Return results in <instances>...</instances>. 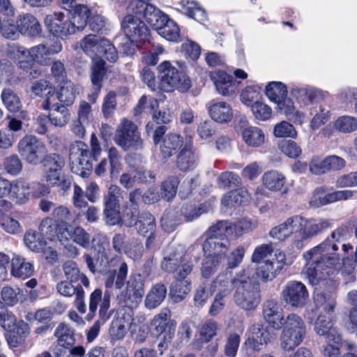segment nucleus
Segmentation results:
<instances>
[{
    "label": "nucleus",
    "instance_id": "obj_27",
    "mask_svg": "<svg viewBox=\"0 0 357 357\" xmlns=\"http://www.w3.org/2000/svg\"><path fill=\"white\" fill-rule=\"evenodd\" d=\"M49 110L48 119L52 126L56 128H63L70 119V112L64 105L52 103Z\"/></svg>",
    "mask_w": 357,
    "mask_h": 357
},
{
    "label": "nucleus",
    "instance_id": "obj_48",
    "mask_svg": "<svg viewBox=\"0 0 357 357\" xmlns=\"http://www.w3.org/2000/svg\"><path fill=\"white\" fill-rule=\"evenodd\" d=\"M242 137L250 146L258 147L261 146L265 139L263 131L257 127L250 126L243 130Z\"/></svg>",
    "mask_w": 357,
    "mask_h": 357
},
{
    "label": "nucleus",
    "instance_id": "obj_34",
    "mask_svg": "<svg viewBox=\"0 0 357 357\" xmlns=\"http://www.w3.org/2000/svg\"><path fill=\"white\" fill-rule=\"evenodd\" d=\"M54 336L56 338V343L70 347L76 342L75 329L65 322H61L55 328Z\"/></svg>",
    "mask_w": 357,
    "mask_h": 357
},
{
    "label": "nucleus",
    "instance_id": "obj_8",
    "mask_svg": "<svg viewBox=\"0 0 357 357\" xmlns=\"http://www.w3.org/2000/svg\"><path fill=\"white\" fill-rule=\"evenodd\" d=\"M230 228L226 221H218L215 225L209 227L206 232V236L202 245L204 252L207 251L227 252L230 246V241L227 237Z\"/></svg>",
    "mask_w": 357,
    "mask_h": 357
},
{
    "label": "nucleus",
    "instance_id": "obj_30",
    "mask_svg": "<svg viewBox=\"0 0 357 357\" xmlns=\"http://www.w3.org/2000/svg\"><path fill=\"white\" fill-rule=\"evenodd\" d=\"M10 273L15 278L26 279L33 273V266L25 258L15 255L10 260Z\"/></svg>",
    "mask_w": 357,
    "mask_h": 357
},
{
    "label": "nucleus",
    "instance_id": "obj_46",
    "mask_svg": "<svg viewBox=\"0 0 357 357\" xmlns=\"http://www.w3.org/2000/svg\"><path fill=\"white\" fill-rule=\"evenodd\" d=\"M135 226H136L138 234L146 236L149 234L155 231V219L149 212L143 211L141 213L138 222Z\"/></svg>",
    "mask_w": 357,
    "mask_h": 357
},
{
    "label": "nucleus",
    "instance_id": "obj_63",
    "mask_svg": "<svg viewBox=\"0 0 357 357\" xmlns=\"http://www.w3.org/2000/svg\"><path fill=\"white\" fill-rule=\"evenodd\" d=\"M100 52H98L97 58L107 59L111 63H114L119 58L118 52L114 45L107 39L103 38L100 43Z\"/></svg>",
    "mask_w": 357,
    "mask_h": 357
},
{
    "label": "nucleus",
    "instance_id": "obj_61",
    "mask_svg": "<svg viewBox=\"0 0 357 357\" xmlns=\"http://www.w3.org/2000/svg\"><path fill=\"white\" fill-rule=\"evenodd\" d=\"M16 324L15 315L0 301V326L5 331L10 332L15 328Z\"/></svg>",
    "mask_w": 357,
    "mask_h": 357
},
{
    "label": "nucleus",
    "instance_id": "obj_26",
    "mask_svg": "<svg viewBox=\"0 0 357 357\" xmlns=\"http://www.w3.org/2000/svg\"><path fill=\"white\" fill-rule=\"evenodd\" d=\"M16 24L20 33L25 36L35 37L40 35L42 31L39 22L30 13L19 15Z\"/></svg>",
    "mask_w": 357,
    "mask_h": 357
},
{
    "label": "nucleus",
    "instance_id": "obj_6",
    "mask_svg": "<svg viewBox=\"0 0 357 357\" xmlns=\"http://www.w3.org/2000/svg\"><path fill=\"white\" fill-rule=\"evenodd\" d=\"M280 335V346L286 351L293 350L304 340L306 325L301 317L291 313L285 318Z\"/></svg>",
    "mask_w": 357,
    "mask_h": 357
},
{
    "label": "nucleus",
    "instance_id": "obj_58",
    "mask_svg": "<svg viewBox=\"0 0 357 357\" xmlns=\"http://www.w3.org/2000/svg\"><path fill=\"white\" fill-rule=\"evenodd\" d=\"M73 241L84 249L91 247L93 241L91 236L84 228L77 226L73 231H68Z\"/></svg>",
    "mask_w": 357,
    "mask_h": 357
},
{
    "label": "nucleus",
    "instance_id": "obj_55",
    "mask_svg": "<svg viewBox=\"0 0 357 357\" xmlns=\"http://www.w3.org/2000/svg\"><path fill=\"white\" fill-rule=\"evenodd\" d=\"M179 183V178L175 176H169L163 181L160 186L162 198L167 201L172 200L176 195Z\"/></svg>",
    "mask_w": 357,
    "mask_h": 357
},
{
    "label": "nucleus",
    "instance_id": "obj_42",
    "mask_svg": "<svg viewBox=\"0 0 357 357\" xmlns=\"http://www.w3.org/2000/svg\"><path fill=\"white\" fill-rule=\"evenodd\" d=\"M191 290V280L175 279L170 286V295L174 303L182 301Z\"/></svg>",
    "mask_w": 357,
    "mask_h": 357
},
{
    "label": "nucleus",
    "instance_id": "obj_33",
    "mask_svg": "<svg viewBox=\"0 0 357 357\" xmlns=\"http://www.w3.org/2000/svg\"><path fill=\"white\" fill-rule=\"evenodd\" d=\"M60 227L53 219L50 217L45 218L42 220L39 225V231L42 236L52 241L56 236L58 239L63 243L68 241V238L64 236L63 232H57L58 228Z\"/></svg>",
    "mask_w": 357,
    "mask_h": 357
},
{
    "label": "nucleus",
    "instance_id": "obj_51",
    "mask_svg": "<svg viewBox=\"0 0 357 357\" xmlns=\"http://www.w3.org/2000/svg\"><path fill=\"white\" fill-rule=\"evenodd\" d=\"M93 63L91 66V79L93 86L97 90H100L102 87V82L106 73L105 62L103 59L96 58L93 60Z\"/></svg>",
    "mask_w": 357,
    "mask_h": 357
},
{
    "label": "nucleus",
    "instance_id": "obj_10",
    "mask_svg": "<svg viewBox=\"0 0 357 357\" xmlns=\"http://www.w3.org/2000/svg\"><path fill=\"white\" fill-rule=\"evenodd\" d=\"M280 299L282 302L292 307H303L309 300V293L301 282L290 281L283 287Z\"/></svg>",
    "mask_w": 357,
    "mask_h": 357
},
{
    "label": "nucleus",
    "instance_id": "obj_57",
    "mask_svg": "<svg viewBox=\"0 0 357 357\" xmlns=\"http://www.w3.org/2000/svg\"><path fill=\"white\" fill-rule=\"evenodd\" d=\"M1 97L3 105L10 112H17L21 109L22 102L20 99L10 89H4Z\"/></svg>",
    "mask_w": 357,
    "mask_h": 357
},
{
    "label": "nucleus",
    "instance_id": "obj_59",
    "mask_svg": "<svg viewBox=\"0 0 357 357\" xmlns=\"http://www.w3.org/2000/svg\"><path fill=\"white\" fill-rule=\"evenodd\" d=\"M132 10L135 14L142 15L146 22L149 24L160 14L159 8L146 2H139L135 8H132Z\"/></svg>",
    "mask_w": 357,
    "mask_h": 357
},
{
    "label": "nucleus",
    "instance_id": "obj_3",
    "mask_svg": "<svg viewBox=\"0 0 357 357\" xmlns=\"http://www.w3.org/2000/svg\"><path fill=\"white\" fill-rule=\"evenodd\" d=\"M233 284L235 303L247 311L256 309L260 302L259 284L249 278L245 269L236 274Z\"/></svg>",
    "mask_w": 357,
    "mask_h": 357
},
{
    "label": "nucleus",
    "instance_id": "obj_62",
    "mask_svg": "<svg viewBox=\"0 0 357 357\" xmlns=\"http://www.w3.org/2000/svg\"><path fill=\"white\" fill-rule=\"evenodd\" d=\"M158 33L162 38L169 41H177L180 36V29L178 25L171 19H168L167 23L161 26Z\"/></svg>",
    "mask_w": 357,
    "mask_h": 357
},
{
    "label": "nucleus",
    "instance_id": "obj_13",
    "mask_svg": "<svg viewBox=\"0 0 357 357\" xmlns=\"http://www.w3.org/2000/svg\"><path fill=\"white\" fill-rule=\"evenodd\" d=\"M126 287L117 298L122 300V303L130 307L137 306L142 301L144 294V281L139 274L132 275L126 282Z\"/></svg>",
    "mask_w": 357,
    "mask_h": 357
},
{
    "label": "nucleus",
    "instance_id": "obj_4",
    "mask_svg": "<svg viewBox=\"0 0 357 357\" xmlns=\"http://www.w3.org/2000/svg\"><path fill=\"white\" fill-rule=\"evenodd\" d=\"M158 87L165 92L177 89L180 92H186L191 86L188 77L180 72L169 61H164L158 67Z\"/></svg>",
    "mask_w": 357,
    "mask_h": 357
},
{
    "label": "nucleus",
    "instance_id": "obj_39",
    "mask_svg": "<svg viewBox=\"0 0 357 357\" xmlns=\"http://www.w3.org/2000/svg\"><path fill=\"white\" fill-rule=\"evenodd\" d=\"M70 14L72 15L70 22L75 32L77 30L82 31L86 26L91 15L89 8L86 5L79 3Z\"/></svg>",
    "mask_w": 357,
    "mask_h": 357
},
{
    "label": "nucleus",
    "instance_id": "obj_25",
    "mask_svg": "<svg viewBox=\"0 0 357 357\" xmlns=\"http://www.w3.org/2000/svg\"><path fill=\"white\" fill-rule=\"evenodd\" d=\"M322 287H315L313 292V302L317 308H323L325 313L331 314L335 312L337 302L335 295Z\"/></svg>",
    "mask_w": 357,
    "mask_h": 357
},
{
    "label": "nucleus",
    "instance_id": "obj_38",
    "mask_svg": "<svg viewBox=\"0 0 357 357\" xmlns=\"http://www.w3.org/2000/svg\"><path fill=\"white\" fill-rule=\"evenodd\" d=\"M198 156L191 149L185 146L177 156L176 166L183 172L193 169L197 165Z\"/></svg>",
    "mask_w": 357,
    "mask_h": 357
},
{
    "label": "nucleus",
    "instance_id": "obj_41",
    "mask_svg": "<svg viewBox=\"0 0 357 357\" xmlns=\"http://www.w3.org/2000/svg\"><path fill=\"white\" fill-rule=\"evenodd\" d=\"M132 327L129 319H126L125 315L117 317L112 321L109 328V334L112 339L116 340H122L126 335L128 328Z\"/></svg>",
    "mask_w": 357,
    "mask_h": 357
},
{
    "label": "nucleus",
    "instance_id": "obj_32",
    "mask_svg": "<svg viewBox=\"0 0 357 357\" xmlns=\"http://www.w3.org/2000/svg\"><path fill=\"white\" fill-rule=\"evenodd\" d=\"M278 111L284 114L287 118L294 123L301 124L303 122L305 116L303 113L296 109L293 101L285 97L278 103Z\"/></svg>",
    "mask_w": 357,
    "mask_h": 357
},
{
    "label": "nucleus",
    "instance_id": "obj_2",
    "mask_svg": "<svg viewBox=\"0 0 357 357\" xmlns=\"http://www.w3.org/2000/svg\"><path fill=\"white\" fill-rule=\"evenodd\" d=\"M333 220L328 218H305L296 215L288 218L284 222L273 227L269 236L283 241L290 238L294 233H299L301 239L296 240L294 245L297 249L303 248V241L311 239L331 229Z\"/></svg>",
    "mask_w": 357,
    "mask_h": 357
},
{
    "label": "nucleus",
    "instance_id": "obj_1",
    "mask_svg": "<svg viewBox=\"0 0 357 357\" xmlns=\"http://www.w3.org/2000/svg\"><path fill=\"white\" fill-rule=\"evenodd\" d=\"M344 231V228L337 227L324 241L304 254L307 263L302 273L312 285L320 288L332 283L331 277L335 268L344 257L338 252Z\"/></svg>",
    "mask_w": 357,
    "mask_h": 357
},
{
    "label": "nucleus",
    "instance_id": "obj_16",
    "mask_svg": "<svg viewBox=\"0 0 357 357\" xmlns=\"http://www.w3.org/2000/svg\"><path fill=\"white\" fill-rule=\"evenodd\" d=\"M49 192V188L45 185L38 183H29L24 181L19 180L14 184H12L10 194L15 197L18 202L23 204L29 199L31 193L33 196L38 197L39 195H45Z\"/></svg>",
    "mask_w": 357,
    "mask_h": 357
},
{
    "label": "nucleus",
    "instance_id": "obj_28",
    "mask_svg": "<svg viewBox=\"0 0 357 357\" xmlns=\"http://www.w3.org/2000/svg\"><path fill=\"white\" fill-rule=\"evenodd\" d=\"M183 144V138L178 134L169 133L165 135L160 143V151L163 158L172 157L181 148Z\"/></svg>",
    "mask_w": 357,
    "mask_h": 357
},
{
    "label": "nucleus",
    "instance_id": "obj_15",
    "mask_svg": "<svg viewBox=\"0 0 357 357\" xmlns=\"http://www.w3.org/2000/svg\"><path fill=\"white\" fill-rule=\"evenodd\" d=\"M75 282L70 280H61L56 285V290L58 294L64 297H72L75 296L73 305L77 311L84 314L87 312V307L85 303V291L82 285H74Z\"/></svg>",
    "mask_w": 357,
    "mask_h": 357
},
{
    "label": "nucleus",
    "instance_id": "obj_37",
    "mask_svg": "<svg viewBox=\"0 0 357 357\" xmlns=\"http://www.w3.org/2000/svg\"><path fill=\"white\" fill-rule=\"evenodd\" d=\"M167 295V287L162 283H157L152 287L145 299L148 309H154L161 304Z\"/></svg>",
    "mask_w": 357,
    "mask_h": 357
},
{
    "label": "nucleus",
    "instance_id": "obj_20",
    "mask_svg": "<svg viewBox=\"0 0 357 357\" xmlns=\"http://www.w3.org/2000/svg\"><path fill=\"white\" fill-rule=\"evenodd\" d=\"M62 50V45L59 40L54 41L50 45L40 44L31 48V61L40 65H47L51 56Z\"/></svg>",
    "mask_w": 357,
    "mask_h": 357
},
{
    "label": "nucleus",
    "instance_id": "obj_53",
    "mask_svg": "<svg viewBox=\"0 0 357 357\" xmlns=\"http://www.w3.org/2000/svg\"><path fill=\"white\" fill-rule=\"evenodd\" d=\"M107 158L109 163V176L112 179L116 178L121 170V155L115 146H111L107 150Z\"/></svg>",
    "mask_w": 357,
    "mask_h": 357
},
{
    "label": "nucleus",
    "instance_id": "obj_60",
    "mask_svg": "<svg viewBox=\"0 0 357 357\" xmlns=\"http://www.w3.org/2000/svg\"><path fill=\"white\" fill-rule=\"evenodd\" d=\"M233 281L234 278L230 273H221L213 282L212 287H214L213 291L217 289L219 291L218 294L226 296L230 292L231 287L234 288Z\"/></svg>",
    "mask_w": 357,
    "mask_h": 357
},
{
    "label": "nucleus",
    "instance_id": "obj_24",
    "mask_svg": "<svg viewBox=\"0 0 357 357\" xmlns=\"http://www.w3.org/2000/svg\"><path fill=\"white\" fill-rule=\"evenodd\" d=\"M250 331L251 335L248 337V341L255 351H260L261 346L267 344L273 337V335L269 332L268 327L263 324H253Z\"/></svg>",
    "mask_w": 357,
    "mask_h": 357
},
{
    "label": "nucleus",
    "instance_id": "obj_44",
    "mask_svg": "<svg viewBox=\"0 0 357 357\" xmlns=\"http://www.w3.org/2000/svg\"><path fill=\"white\" fill-rule=\"evenodd\" d=\"M212 79L219 93L226 96L234 91V78L225 72H218L212 76Z\"/></svg>",
    "mask_w": 357,
    "mask_h": 357
},
{
    "label": "nucleus",
    "instance_id": "obj_40",
    "mask_svg": "<svg viewBox=\"0 0 357 357\" xmlns=\"http://www.w3.org/2000/svg\"><path fill=\"white\" fill-rule=\"evenodd\" d=\"M76 94L75 84L70 81L65 82L56 92V98L60 102L59 105H64L66 107L72 105L76 98Z\"/></svg>",
    "mask_w": 357,
    "mask_h": 357
},
{
    "label": "nucleus",
    "instance_id": "obj_31",
    "mask_svg": "<svg viewBox=\"0 0 357 357\" xmlns=\"http://www.w3.org/2000/svg\"><path fill=\"white\" fill-rule=\"evenodd\" d=\"M208 113L212 119L222 123L230 121L233 116L230 105L225 102L213 103L208 107Z\"/></svg>",
    "mask_w": 357,
    "mask_h": 357
},
{
    "label": "nucleus",
    "instance_id": "obj_7",
    "mask_svg": "<svg viewBox=\"0 0 357 357\" xmlns=\"http://www.w3.org/2000/svg\"><path fill=\"white\" fill-rule=\"evenodd\" d=\"M69 152L71 172L82 178H88L91 174L93 163L87 144L76 141L70 144Z\"/></svg>",
    "mask_w": 357,
    "mask_h": 357
},
{
    "label": "nucleus",
    "instance_id": "obj_5",
    "mask_svg": "<svg viewBox=\"0 0 357 357\" xmlns=\"http://www.w3.org/2000/svg\"><path fill=\"white\" fill-rule=\"evenodd\" d=\"M114 141L124 151H138L144 148V140L137 126L126 118L116 126Z\"/></svg>",
    "mask_w": 357,
    "mask_h": 357
},
{
    "label": "nucleus",
    "instance_id": "obj_47",
    "mask_svg": "<svg viewBox=\"0 0 357 357\" xmlns=\"http://www.w3.org/2000/svg\"><path fill=\"white\" fill-rule=\"evenodd\" d=\"M294 97L304 105H308L322 98V92L314 89L298 88L293 90Z\"/></svg>",
    "mask_w": 357,
    "mask_h": 357
},
{
    "label": "nucleus",
    "instance_id": "obj_43",
    "mask_svg": "<svg viewBox=\"0 0 357 357\" xmlns=\"http://www.w3.org/2000/svg\"><path fill=\"white\" fill-rule=\"evenodd\" d=\"M103 38L93 34H89L80 41V47L86 55L94 60L100 52L99 47Z\"/></svg>",
    "mask_w": 357,
    "mask_h": 357
},
{
    "label": "nucleus",
    "instance_id": "obj_18",
    "mask_svg": "<svg viewBox=\"0 0 357 357\" xmlns=\"http://www.w3.org/2000/svg\"><path fill=\"white\" fill-rule=\"evenodd\" d=\"M121 27L125 35L132 40L144 39L149 35V29L145 23L137 16L130 14L123 17Z\"/></svg>",
    "mask_w": 357,
    "mask_h": 357
},
{
    "label": "nucleus",
    "instance_id": "obj_49",
    "mask_svg": "<svg viewBox=\"0 0 357 357\" xmlns=\"http://www.w3.org/2000/svg\"><path fill=\"white\" fill-rule=\"evenodd\" d=\"M356 193L354 190H341L327 193L319 197V203L321 205H326L340 201H346L351 199Z\"/></svg>",
    "mask_w": 357,
    "mask_h": 357
},
{
    "label": "nucleus",
    "instance_id": "obj_19",
    "mask_svg": "<svg viewBox=\"0 0 357 357\" xmlns=\"http://www.w3.org/2000/svg\"><path fill=\"white\" fill-rule=\"evenodd\" d=\"M64 165V159L58 154H50L45 158V178L49 185L56 183L65 175L62 173Z\"/></svg>",
    "mask_w": 357,
    "mask_h": 357
},
{
    "label": "nucleus",
    "instance_id": "obj_23",
    "mask_svg": "<svg viewBox=\"0 0 357 357\" xmlns=\"http://www.w3.org/2000/svg\"><path fill=\"white\" fill-rule=\"evenodd\" d=\"M207 251L204 253V259L202 261L200 268L202 276L204 278H209L218 271L220 265L225 260L227 252Z\"/></svg>",
    "mask_w": 357,
    "mask_h": 357
},
{
    "label": "nucleus",
    "instance_id": "obj_35",
    "mask_svg": "<svg viewBox=\"0 0 357 357\" xmlns=\"http://www.w3.org/2000/svg\"><path fill=\"white\" fill-rule=\"evenodd\" d=\"M250 199L248 191L245 188H239L228 192L222 198V204L227 207L247 204Z\"/></svg>",
    "mask_w": 357,
    "mask_h": 357
},
{
    "label": "nucleus",
    "instance_id": "obj_64",
    "mask_svg": "<svg viewBox=\"0 0 357 357\" xmlns=\"http://www.w3.org/2000/svg\"><path fill=\"white\" fill-rule=\"evenodd\" d=\"M334 127L341 132H351L357 130V118L351 116H340L335 121Z\"/></svg>",
    "mask_w": 357,
    "mask_h": 357
},
{
    "label": "nucleus",
    "instance_id": "obj_52",
    "mask_svg": "<svg viewBox=\"0 0 357 357\" xmlns=\"http://www.w3.org/2000/svg\"><path fill=\"white\" fill-rule=\"evenodd\" d=\"M52 219L60 226V229L68 231V225H69L72 215L68 207L59 205L52 210Z\"/></svg>",
    "mask_w": 357,
    "mask_h": 357
},
{
    "label": "nucleus",
    "instance_id": "obj_14",
    "mask_svg": "<svg viewBox=\"0 0 357 357\" xmlns=\"http://www.w3.org/2000/svg\"><path fill=\"white\" fill-rule=\"evenodd\" d=\"M110 298L111 294L108 291H106L102 294V291L100 288H96L93 291L89 296V310L86 318L88 320L91 319L96 315L98 307L99 309V318L103 320H107L111 316V313L109 311L110 308Z\"/></svg>",
    "mask_w": 357,
    "mask_h": 357
},
{
    "label": "nucleus",
    "instance_id": "obj_45",
    "mask_svg": "<svg viewBox=\"0 0 357 357\" xmlns=\"http://www.w3.org/2000/svg\"><path fill=\"white\" fill-rule=\"evenodd\" d=\"M264 185L271 191H279L284 186L286 178L284 176L276 170L265 172L262 176Z\"/></svg>",
    "mask_w": 357,
    "mask_h": 357
},
{
    "label": "nucleus",
    "instance_id": "obj_36",
    "mask_svg": "<svg viewBox=\"0 0 357 357\" xmlns=\"http://www.w3.org/2000/svg\"><path fill=\"white\" fill-rule=\"evenodd\" d=\"M185 255L183 252H178L174 249H170L168 252L165 254L161 261V268L167 273H175L180 264L183 262Z\"/></svg>",
    "mask_w": 357,
    "mask_h": 357
},
{
    "label": "nucleus",
    "instance_id": "obj_29",
    "mask_svg": "<svg viewBox=\"0 0 357 357\" xmlns=\"http://www.w3.org/2000/svg\"><path fill=\"white\" fill-rule=\"evenodd\" d=\"M31 90L36 96L45 98L42 103L44 109H50L52 105L51 98L54 96L55 89L51 83L46 80L40 79L33 83Z\"/></svg>",
    "mask_w": 357,
    "mask_h": 357
},
{
    "label": "nucleus",
    "instance_id": "obj_56",
    "mask_svg": "<svg viewBox=\"0 0 357 357\" xmlns=\"http://www.w3.org/2000/svg\"><path fill=\"white\" fill-rule=\"evenodd\" d=\"M208 210L209 205L206 203L198 206L186 204L181 207V212L186 222H191L199 218L202 214L207 213Z\"/></svg>",
    "mask_w": 357,
    "mask_h": 357
},
{
    "label": "nucleus",
    "instance_id": "obj_17",
    "mask_svg": "<svg viewBox=\"0 0 357 357\" xmlns=\"http://www.w3.org/2000/svg\"><path fill=\"white\" fill-rule=\"evenodd\" d=\"M62 12H56L46 15L44 24L49 31L57 37H63L75 33L70 20L65 19Z\"/></svg>",
    "mask_w": 357,
    "mask_h": 357
},
{
    "label": "nucleus",
    "instance_id": "obj_21",
    "mask_svg": "<svg viewBox=\"0 0 357 357\" xmlns=\"http://www.w3.org/2000/svg\"><path fill=\"white\" fill-rule=\"evenodd\" d=\"M153 334L159 335H174L176 324L170 319L169 311H162L155 315L151 321Z\"/></svg>",
    "mask_w": 357,
    "mask_h": 357
},
{
    "label": "nucleus",
    "instance_id": "obj_11",
    "mask_svg": "<svg viewBox=\"0 0 357 357\" xmlns=\"http://www.w3.org/2000/svg\"><path fill=\"white\" fill-rule=\"evenodd\" d=\"M110 265L109 271L103 278L104 285L107 289L114 287L116 289H121L128 278V264L121 257L115 255Z\"/></svg>",
    "mask_w": 357,
    "mask_h": 357
},
{
    "label": "nucleus",
    "instance_id": "obj_54",
    "mask_svg": "<svg viewBox=\"0 0 357 357\" xmlns=\"http://www.w3.org/2000/svg\"><path fill=\"white\" fill-rule=\"evenodd\" d=\"M287 88L282 82H273L266 87V94L275 103L282 100L287 96Z\"/></svg>",
    "mask_w": 357,
    "mask_h": 357
},
{
    "label": "nucleus",
    "instance_id": "obj_50",
    "mask_svg": "<svg viewBox=\"0 0 357 357\" xmlns=\"http://www.w3.org/2000/svg\"><path fill=\"white\" fill-rule=\"evenodd\" d=\"M280 271L276 270L273 260H266L263 262L256 270L257 278L266 282L273 280Z\"/></svg>",
    "mask_w": 357,
    "mask_h": 357
},
{
    "label": "nucleus",
    "instance_id": "obj_9",
    "mask_svg": "<svg viewBox=\"0 0 357 357\" xmlns=\"http://www.w3.org/2000/svg\"><path fill=\"white\" fill-rule=\"evenodd\" d=\"M17 151L22 158L32 165H38L47 153L45 144L34 135H26L17 144Z\"/></svg>",
    "mask_w": 357,
    "mask_h": 357
},
{
    "label": "nucleus",
    "instance_id": "obj_12",
    "mask_svg": "<svg viewBox=\"0 0 357 357\" xmlns=\"http://www.w3.org/2000/svg\"><path fill=\"white\" fill-rule=\"evenodd\" d=\"M314 330L317 335L325 336L326 346L324 349L332 347L340 350L342 345V338L333 327L330 317L319 314L314 322Z\"/></svg>",
    "mask_w": 357,
    "mask_h": 357
},
{
    "label": "nucleus",
    "instance_id": "obj_22",
    "mask_svg": "<svg viewBox=\"0 0 357 357\" xmlns=\"http://www.w3.org/2000/svg\"><path fill=\"white\" fill-rule=\"evenodd\" d=\"M263 316L266 321L274 329L280 330L282 328L285 318L282 310L276 301L270 300L264 303Z\"/></svg>",
    "mask_w": 357,
    "mask_h": 357
}]
</instances>
